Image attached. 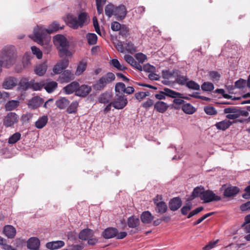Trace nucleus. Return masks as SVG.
Returning <instances> with one entry per match:
<instances>
[{
  "label": "nucleus",
  "mask_w": 250,
  "mask_h": 250,
  "mask_svg": "<svg viewBox=\"0 0 250 250\" xmlns=\"http://www.w3.org/2000/svg\"><path fill=\"white\" fill-rule=\"evenodd\" d=\"M62 28V27L60 26L56 21L53 22L50 24L47 29L44 28L42 26H38L34 30L33 39L38 43L43 45L44 40L45 43L48 42V40L45 39L47 35L55 32L59 29Z\"/></svg>",
  "instance_id": "nucleus-1"
},
{
  "label": "nucleus",
  "mask_w": 250,
  "mask_h": 250,
  "mask_svg": "<svg viewBox=\"0 0 250 250\" xmlns=\"http://www.w3.org/2000/svg\"><path fill=\"white\" fill-rule=\"evenodd\" d=\"M16 57L14 46L9 45L4 46L0 52V71L2 66L9 68L12 66L15 62Z\"/></svg>",
  "instance_id": "nucleus-2"
},
{
  "label": "nucleus",
  "mask_w": 250,
  "mask_h": 250,
  "mask_svg": "<svg viewBox=\"0 0 250 250\" xmlns=\"http://www.w3.org/2000/svg\"><path fill=\"white\" fill-rule=\"evenodd\" d=\"M115 80V75L112 72H107L92 85L93 89L96 91H101L106 86L107 84L111 83Z\"/></svg>",
  "instance_id": "nucleus-3"
},
{
  "label": "nucleus",
  "mask_w": 250,
  "mask_h": 250,
  "mask_svg": "<svg viewBox=\"0 0 250 250\" xmlns=\"http://www.w3.org/2000/svg\"><path fill=\"white\" fill-rule=\"evenodd\" d=\"M55 45L59 50L61 57L67 56L68 53V42L66 38L62 35H57L53 38Z\"/></svg>",
  "instance_id": "nucleus-4"
},
{
  "label": "nucleus",
  "mask_w": 250,
  "mask_h": 250,
  "mask_svg": "<svg viewBox=\"0 0 250 250\" xmlns=\"http://www.w3.org/2000/svg\"><path fill=\"white\" fill-rule=\"evenodd\" d=\"M127 235L126 231L119 232L117 228L108 227L105 229L102 233V236L105 239H109L116 237L117 239H123Z\"/></svg>",
  "instance_id": "nucleus-5"
},
{
  "label": "nucleus",
  "mask_w": 250,
  "mask_h": 250,
  "mask_svg": "<svg viewBox=\"0 0 250 250\" xmlns=\"http://www.w3.org/2000/svg\"><path fill=\"white\" fill-rule=\"evenodd\" d=\"M166 96L170 98H185L182 93L168 88H164L163 91H161L159 93L155 95V98L159 100L165 99Z\"/></svg>",
  "instance_id": "nucleus-6"
},
{
  "label": "nucleus",
  "mask_w": 250,
  "mask_h": 250,
  "mask_svg": "<svg viewBox=\"0 0 250 250\" xmlns=\"http://www.w3.org/2000/svg\"><path fill=\"white\" fill-rule=\"evenodd\" d=\"M19 121V116L15 112L8 113L3 119V124L6 127H13Z\"/></svg>",
  "instance_id": "nucleus-7"
},
{
  "label": "nucleus",
  "mask_w": 250,
  "mask_h": 250,
  "mask_svg": "<svg viewBox=\"0 0 250 250\" xmlns=\"http://www.w3.org/2000/svg\"><path fill=\"white\" fill-rule=\"evenodd\" d=\"M221 200V197L220 196L216 195L213 191L210 190H205L201 197V200L203 201L205 203L219 201Z\"/></svg>",
  "instance_id": "nucleus-8"
},
{
  "label": "nucleus",
  "mask_w": 250,
  "mask_h": 250,
  "mask_svg": "<svg viewBox=\"0 0 250 250\" xmlns=\"http://www.w3.org/2000/svg\"><path fill=\"white\" fill-rule=\"evenodd\" d=\"M127 104V100L124 95L116 94L112 102V105L117 109H122Z\"/></svg>",
  "instance_id": "nucleus-9"
},
{
  "label": "nucleus",
  "mask_w": 250,
  "mask_h": 250,
  "mask_svg": "<svg viewBox=\"0 0 250 250\" xmlns=\"http://www.w3.org/2000/svg\"><path fill=\"white\" fill-rule=\"evenodd\" d=\"M127 224L129 228L134 229V230H131L129 234H133L138 232V227L140 225V220L138 218L134 215L130 216L127 219Z\"/></svg>",
  "instance_id": "nucleus-10"
},
{
  "label": "nucleus",
  "mask_w": 250,
  "mask_h": 250,
  "mask_svg": "<svg viewBox=\"0 0 250 250\" xmlns=\"http://www.w3.org/2000/svg\"><path fill=\"white\" fill-rule=\"evenodd\" d=\"M162 200L161 196L157 195L153 199L154 203L156 206L155 210L160 214L165 213L167 209V207L164 201H159Z\"/></svg>",
  "instance_id": "nucleus-11"
},
{
  "label": "nucleus",
  "mask_w": 250,
  "mask_h": 250,
  "mask_svg": "<svg viewBox=\"0 0 250 250\" xmlns=\"http://www.w3.org/2000/svg\"><path fill=\"white\" fill-rule=\"evenodd\" d=\"M127 11L125 5L121 4L115 8L113 16H115L117 20H122L126 15Z\"/></svg>",
  "instance_id": "nucleus-12"
},
{
  "label": "nucleus",
  "mask_w": 250,
  "mask_h": 250,
  "mask_svg": "<svg viewBox=\"0 0 250 250\" xmlns=\"http://www.w3.org/2000/svg\"><path fill=\"white\" fill-rule=\"evenodd\" d=\"M91 91V86L86 84H82L80 86L79 84V87L76 91V95L79 97H85L88 95Z\"/></svg>",
  "instance_id": "nucleus-13"
},
{
  "label": "nucleus",
  "mask_w": 250,
  "mask_h": 250,
  "mask_svg": "<svg viewBox=\"0 0 250 250\" xmlns=\"http://www.w3.org/2000/svg\"><path fill=\"white\" fill-rule=\"evenodd\" d=\"M44 103L42 98L39 96H35L28 103V107L31 109H35L40 106Z\"/></svg>",
  "instance_id": "nucleus-14"
},
{
  "label": "nucleus",
  "mask_w": 250,
  "mask_h": 250,
  "mask_svg": "<svg viewBox=\"0 0 250 250\" xmlns=\"http://www.w3.org/2000/svg\"><path fill=\"white\" fill-rule=\"evenodd\" d=\"M74 78L73 74L69 70H65L59 77V80L62 83H68Z\"/></svg>",
  "instance_id": "nucleus-15"
},
{
  "label": "nucleus",
  "mask_w": 250,
  "mask_h": 250,
  "mask_svg": "<svg viewBox=\"0 0 250 250\" xmlns=\"http://www.w3.org/2000/svg\"><path fill=\"white\" fill-rule=\"evenodd\" d=\"M182 204V202L180 197H174L170 200L169 208L171 210L176 211L181 207Z\"/></svg>",
  "instance_id": "nucleus-16"
},
{
  "label": "nucleus",
  "mask_w": 250,
  "mask_h": 250,
  "mask_svg": "<svg viewBox=\"0 0 250 250\" xmlns=\"http://www.w3.org/2000/svg\"><path fill=\"white\" fill-rule=\"evenodd\" d=\"M40 245V240L37 237H31L27 242V247L29 250H38Z\"/></svg>",
  "instance_id": "nucleus-17"
},
{
  "label": "nucleus",
  "mask_w": 250,
  "mask_h": 250,
  "mask_svg": "<svg viewBox=\"0 0 250 250\" xmlns=\"http://www.w3.org/2000/svg\"><path fill=\"white\" fill-rule=\"evenodd\" d=\"M124 59L127 63L130 64L131 66L134 67L138 70L141 71L142 70V66L141 64L135 61L133 57L129 55H125L124 56Z\"/></svg>",
  "instance_id": "nucleus-18"
},
{
  "label": "nucleus",
  "mask_w": 250,
  "mask_h": 250,
  "mask_svg": "<svg viewBox=\"0 0 250 250\" xmlns=\"http://www.w3.org/2000/svg\"><path fill=\"white\" fill-rule=\"evenodd\" d=\"M169 105L165 102L159 101L154 104V109L159 113H164L168 108Z\"/></svg>",
  "instance_id": "nucleus-19"
},
{
  "label": "nucleus",
  "mask_w": 250,
  "mask_h": 250,
  "mask_svg": "<svg viewBox=\"0 0 250 250\" xmlns=\"http://www.w3.org/2000/svg\"><path fill=\"white\" fill-rule=\"evenodd\" d=\"M79 87V83L76 81L73 82L63 88V90L67 94H71L75 92Z\"/></svg>",
  "instance_id": "nucleus-20"
},
{
  "label": "nucleus",
  "mask_w": 250,
  "mask_h": 250,
  "mask_svg": "<svg viewBox=\"0 0 250 250\" xmlns=\"http://www.w3.org/2000/svg\"><path fill=\"white\" fill-rule=\"evenodd\" d=\"M65 245L64 242L62 240L52 241L46 244V247L49 250H54L63 247Z\"/></svg>",
  "instance_id": "nucleus-21"
},
{
  "label": "nucleus",
  "mask_w": 250,
  "mask_h": 250,
  "mask_svg": "<svg viewBox=\"0 0 250 250\" xmlns=\"http://www.w3.org/2000/svg\"><path fill=\"white\" fill-rule=\"evenodd\" d=\"M93 231L89 229H85L82 230L79 234V238L82 240H87L88 238L93 236Z\"/></svg>",
  "instance_id": "nucleus-22"
},
{
  "label": "nucleus",
  "mask_w": 250,
  "mask_h": 250,
  "mask_svg": "<svg viewBox=\"0 0 250 250\" xmlns=\"http://www.w3.org/2000/svg\"><path fill=\"white\" fill-rule=\"evenodd\" d=\"M142 222L145 224L150 223L154 219V216L149 211H145L140 216Z\"/></svg>",
  "instance_id": "nucleus-23"
},
{
  "label": "nucleus",
  "mask_w": 250,
  "mask_h": 250,
  "mask_svg": "<svg viewBox=\"0 0 250 250\" xmlns=\"http://www.w3.org/2000/svg\"><path fill=\"white\" fill-rule=\"evenodd\" d=\"M239 191V188L235 186L228 187L224 191V195L230 197L236 195Z\"/></svg>",
  "instance_id": "nucleus-24"
},
{
  "label": "nucleus",
  "mask_w": 250,
  "mask_h": 250,
  "mask_svg": "<svg viewBox=\"0 0 250 250\" xmlns=\"http://www.w3.org/2000/svg\"><path fill=\"white\" fill-rule=\"evenodd\" d=\"M31 80L29 81L28 79L23 78L21 80L18 84V88L20 90L26 91L28 89H31Z\"/></svg>",
  "instance_id": "nucleus-25"
},
{
  "label": "nucleus",
  "mask_w": 250,
  "mask_h": 250,
  "mask_svg": "<svg viewBox=\"0 0 250 250\" xmlns=\"http://www.w3.org/2000/svg\"><path fill=\"white\" fill-rule=\"evenodd\" d=\"M66 22L69 26L74 29H76L80 27L77 18L72 15H68L67 16Z\"/></svg>",
  "instance_id": "nucleus-26"
},
{
  "label": "nucleus",
  "mask_w": 250,
  "mask_h": 250,
  "mask_svg": "<svg viewBox=\"0 0 250 250\" xmlns=\"http://www.w3.org/2000/svg\"><path fill=\"white\" fill-rule=\"evenodd\" d=\"M3 233L8 238H13L16 235V230L11 225H6L3 228Z\"/></svg>",
  "instance_id": "nucleus-27"
},
{
  "label": "nucleus",
  "mask_w": 250,
  "mask_h": 250,
  "mask_svg": "<svg viewBox=\"0 0 250 250\" xmlns=\"http://www.w3.org/2000/svg\"><path fill=\"white\" fill-rule=\"evenodd\" d=\"M18 81L13 77H9L5 80L3 83V87L6 89H9L16 86Z\"/></svg>",
  "instance_id": "nucleus-28"
},
{
  "label": "nucleus",
  "mask_w": 250,
  "mask_h": 250,
  "mask_svg": "<svg viewBox=\"0 0 250 250\" xmlns=\"http://www.w3.org/2000/svg\"><path fill=\"white\" fill-rule=\"evenodd\" d=\"M232 124V122L227 119L222 121L217 122L215 126L218 130H225L228 129Z\"/></svg>",
  "instance_id": "nucleus-29"
},
{
  "label": "nucleus",
  "mask_w": 250,
  "mask_h": 250,
  "mask_svg": "<svg viewBox=\"0 0 250 250\" xmlns=\"http://www.w3.org/2000/svg\"><path fill=\"white\" fill-rule=\"evenodd\" d=\"M47 68V64L45 62L42 63L38 64L35 69V73L40 76H43L46 72Z\"/></svg>",
  "instance_id": "nucleus-30"
},
{
  "label": "nucleus",
  "mask_w": 250,
  "mask_h": 250,
  "mask_svg": "<svg viewBox=\"0 0 250 250\" xmlns=\"http://www.w3.org/2000/svg\"><path fill=\"white\" fill-rule=\"evenodd\" d=\"M111 99V94L108 92H106L101 94L99 96L98 98V101L99 103L102 104H107L110 103Z\"/></svg>",
  "instance_id": "nucleus-31"
},
{
  "label": "nucleus",
  "mask_w": 250,
  "mask_h": 250,
  "mask_svg": "<svg viewBox=\"0 0 250 250\" xmlns=\"http://www.w3.org/2000/svg\"><path fill=\"white\" fill-rule=\"evenodd\" d=\"M58 83L55 81H48L44 83L43 88L49 93L53 92L57 87Z\"/></svg>",
  "instance_id": "nucleus-32"
},
{
  "label": "nucleus",
  "mask_w": 250,
  "mask_h": 250,
  "mask_svg": "<svg viewBox=\"0 0 250 250\" xmlns=\"http://www.w3.org/2000/svg\"><path fill=\"white\" fill-rule=\"evenodd\" d=\"M48 118L47 115H43L40 117L35 122V126L38 129H42L47 123Z\"/></svg>",
  "instance_id": "nucleus-33"
},
{
  "label": "nucleus",
  "mask_w": 250,
  "mask_h": 250,
  "mask_svg": "<svg viewBox=\"0 0 250 250\" xmlns=\"http://www.w3.org/2000/svg\"><path fill=\"white\" fill-rule=\"evenodd\" d=\"M69 104V100L64 97H62L56 101L57 106L60 109H64Z\"/></svg>",
  "instance_id": "nucleus-34"
},
{
  "label": "nucleus",
  "mask_w": 250,
  "mask_h": 250,
  "mask_svg": "<svg viewBox=\"0 0 250 250\" xmlns=\"http://www.w3.org/2000/svg\"><path fill=\"white\" fill-rule=\"evenodd\" d=\"M205 191V188L203 186L197 187L194 188L192 192V199H194L196 197H200L201 199L202 195Z\"/></svg>",
  "instance_id": "nucleus-35"
},
{
  "label": "nucleus",
  "mask_w": 250,
  "mask_h": 250,
  "mask_svg": "<svg viewBox=\"0 0 250 250\" xmlns=\"http://www.w3.org/2000/svg\"><path fill=\"white\" fill-rule=\"evenodd\" d=\"M86 38L89 45H94L97 42L98 37L95 33H88L86 34Z\"/></svg>",
  "instance_id": "nucleus-36"
},
{
  "label": "nucleus",
  "mask_w": 250,
  "mask_h": 250,
  "mask_svg": "<svg viewBox=\"0 0 250 250\" xmlns=\"http://www.w3.org/2000/svg\"><path fill=\"white\" fill-rule=\"evenodd\" d=\"M19 105V102L16 100L8 101L5 105V108L7 111H11L15 109Z\"/></svg>",
  "instance_id": "nucleus-37"
},
{
  "label": "nucleus",
  "mask_w": 250,
  "mask_h": 250,
  "mask_svg": "<svg viewBox=\"0 0 250 250\" xmlns=\"http://www.w3.org/2000/svg\"><path fill=\"white\" fill-rule=\"evenodd\" d=\"M182 109L185 113L188 114H192L196 111L195 108L190 104H183Z\"/></svg>",
  "instance_id": "nucleus-38"
},
{
  "label": "nucleus",
  "mask_w": 250,
  "mask_h": 250,
  "mask_svg": "<svg viewBox=\"0 0 250 250\" xmlns=\"http://www.w3.org/2000/svg\"><path fill=\"white\" fill-rule=\"evenodd\" d=\"M109 63L119 70L123 71L126 69V67L124 66L123 64H121L119 61L116 59H111Z\"/></svg>",
  "instance_id": "nucleus-39"
},
{
  "label": "nucleus",
  "mask_w": 250,
  "mask_h": 250,
  "mask_svg": "<svg viewBox=\"0 0 250 250\" xmlns=\"http://www.w3.org/2000/svg\"><path fill=\"white\" fill-rule=\"evenodd\" d=\"M21 138V134L19 132H16L10 136L8 138V143L10 145L16 144Z\"/></svg>",
  "instance_id": "nucleus-40"
},
{
  "label": "nucleus",
  "mask_w": 250,
  "mask_h": 250,
  "mask_svg": "<svg viewBox=\"0 0 250 250\" xmlns=\"http://www.w3.org/2000/svg\"><path fill=\"white\" fill-rule=\"evenodd\" d=\"M44 85V83L43 82L35 83L34 80H32L31 89L34 91L40 90L43 87Z\"/></svg>",
  "instance_id": "nucleus-41"
},
{
  "label": "nucleus",
  "mask_w": 250,
  "mask_h": 250,
  "mask_svg": "<svg viewBox=\"0 0 250 250\" xmlns=\"http://www.w3.org/2000/svg\"><path fill=\"white\" fill-rule=\"evenodd\" d=\"M115 7L112 4H108L105 7V14L108 17L113 16Z\"/></svg>",
  "instance_id": "nucleus-42"
},
{
  "label": "nucleus",
  "mask_w": 250,
  "mask_h": 250,
  "mask_svg": "<svg viewBox=\"0 0 250 250\" xmlns=\"http://www.w3.org/2000/svg\"><path fill=\"white\" fill-rule=\"evenodd\" d=\"M201 87L203 91L208 92L212 91L214 88L213 84L209 82H204Z\"/></svg>",
  "instance_id": "nucleus-43"
},
{
  "label": "nucleus",
  "mask_w": 250,
  "mask_h": 250,
  "mask_svg": "<svg viewBox=\"0 0 250 250\" xmlns=\"http://www.w3.org/2000/svg\"><path fill=\"white\" fill-rule=\"evenodd\" d=\"M78 103L77 101L73 102L67 107V112L69 114L75 113L78 106Z\"/></svg>",
  "instance_id": "nucleus-44"
},
{
  "label": "nucleus",
  "mask_w": 250,
  "mask_h": 250,
  "mask_svg": "<svg viewBox=\"0 0 250 250\" xmlns=\"http://www.w3.org/2000/svg\"><path fill=\"white\" fill-rule=\"evenodd\" d=\"M86 67V63L85 62H80L78 64L77 70L75 72L76 75H80L85 70Z\"/></svg>",
  "instance_id": "nucleus-45"
},
{
  "label": "nucleus",
  "mask_w": 250,
  "mask_h": 250,
  "mask_svg": "<svg viewBox=\"0 0 250 250\" xmlns=\"http://www.w3.org/2000/svg\"><path fill=\"white\" fill-rule=\"evenodd\" d=\"M186 86L192 90H198L200 89V85L192 80L186 83Z\"/></svg>",
  "instance_id": "nucleus-46"
},
{
  "label": "nucleus",
  "mask_w": 250,
  "mask_h": 250,
  "mask_svg": "<svg viewBox=\"0 0 250 250\" xmlns=\"http://www.w3.org/2000/svg\"><path fill=\"white\" fill-rule=\"evenodd\" d=\"M87 15L85 12H82L79 14L77 19L79 25L82 27L84 23L86 21Z\"/></svg>",
  "instance_id": "nucleus-47"
},
{
  "label": "nucleus",
  "mask_w": 250,
  "mask_h": 250,
  "mask_svg": "<svg viewBox=\"0 0 250 250\" xmlns=\"http://www.w3.org/2000/svg\"><path fill=\"white\" fill-rule=\"evenodd\" d=\"M188 78L187 76H182L180 75H177L176 79V82L180 85H183L186 84L188 82Z\"/></svg>",
  "instance_id": "nucleus-48"
},
{
  "label": "nucleus",
  "mask_w": 250,
  "mask_h": 250,
  "mask_svg": "<svg viewBox=\"0 0 250 250\" xmlns=\"http://www.w3.org/2000/svg\"><path fill=\"white\" fill-rule=\"evenodd\" d=\"M247 85V81L243 79H239L235 82L234 86L237 88H243Z\"/></svg>",
  "instance_id": "nucleus-49"
},
{
  "label": "nucleus",
  "mask_w": 250,
  "mask_h": 250,
  "mask_svg": "<svg viewBox=\"0 0 250 250\" xmlns=\"http://www.w3.org/2000/svg\"><path fill=\"white\" fill-rule=\"evenodd\" d=\"M192 208V205L190 203H188L186 205L184 206L181 209V213L186 215H187L188 212Z\"/></svg>",
  "instance_id": "nucleus-50"
},
{
  "label": "nucleus",
  "mask_w": 250,
  "mask_h": 250,
  "mask_svg": "<svg viewBox=\"0 0 250 250\" xmlns=\"http://www.w3.org/2000/svg\"><path fill=\"white\" fill-rule=\"evenodd\" d=\"M205 113L209 115H214L217 114V111L213 106H207L204 107Z\"/></svg>",
  "instance_id": "nucleus-51"
},
{
  "label": "nucleus",
  "mask_w": 250,
  "mask_h": 250,
  "mask_svg": "<svg viewBox=\"0 0 250 250\" xmlns=\"http://www.w3.org/2000/svg\"><path fill=\"white\" fill-rule=\"evenodd\" d=\"M125 48L128 52L130 53H133L136 51L135 46L131 42H128L125 43Z\"/></svg>",
  "instance_id": "nucleus-52"
},
{
  "label": "nucleus",
  "mask_w": 250,
  "mask_h": 250,
  "mask_svg": "<svg viewBox=\"0 0 250 250\" xmlns=\"http://www.w3.org/2000/svg\"><path fill=\"white\" fill-rule=\"evenodd\" d=\"M149 95L148 92H139L135 94V97L137 100L140 101Z\"/></svg>",
  "instance_id": "nucleus-53"
},
{
  "label": "nucleus",
  "mask_w": 250,
  "mask_h": 250,
  "mask_svg": "<svg viewBox=\"0 0 250 250\" xmlns=\"http://www.w3.org/2000/svg\"><path fill=\"white\" fill-rule=\"evenodd\" d=\"M119 34L123 37H126L129 34V28L125 25H122Z\"/></svg>",
  "instance_id": "nucleus-54"
},
{
  "label": "nucleus",
  "mask_w": 250,
  "mask_h": 250,
  "mask_svg": "<svg viewBox=\"0 0 250 250\" xmlns=\"http://www.w3.org/2000/svg\"><path fill=\"white\" fill-rule=\"evenodd\" d=\"M31 49L33 54L36 55L38 59H40L42 58V53L40 49L35 46H32Z\"/></svg>",
  "instance_id": "nucleus-55"
},
{
  "label": "nucleus",
  "mask_w": 250,
  "mask_h": 250,
  "mask_svg": "<svg viewBox=\"0 0 250 250\" xmlns=\"http://www.w3.org/2000/svg\"><path fill=\"white\" fill-rule=\"evenodd\" d=\"M125 88V84L123 83H118L116 84L115 90L116 92H124V91Z\"/></svg>",
  "instance_id": "nucleus-56"
},
{
  "label": "nucleus",
  "mask_w": 250,
  "mask_h": 250,
  "mask_svg": "<svg viewBox=\"0 0 250 250\" xmlns=\"http://www.w3.org/2000/svg\"><path fill=\"white\" fill-rule=\"evenodd\" d=\"M67 238L72 241H76L78 239V235L75 231H69L68 232Z\"/></svg>",
  "instance_id": "nucleus-57"
},
{
  "label": "nucleus",
  "mask_w": 250,
  "mask_h": 250,
  "mask_svg": "<svg viewBox=\"0 0 250 250\" xmlns=\"http://www.w3.org/2000/svg\"><path fill=\"white\" fill-rule=\"evenodd\" d=\"M136 59L138 60L140 64L143 63L146 59V57L145 55L142 53H139L135 55Z\"/></svg>",
  "instance_id": "nucleus-58"
},
{
  "label": "nucleus",
  "mask_w": 250,
  "mask_h": 250,
  "mask_svg": "<svg viewBox=\"0 0 250 250\" xmlns=\"http://www.w3.org/2000/svg\"><path fill=\"white\" fill-rule=\"evenodd\" d=\"M122 25L118 21H113L111 23V28L114 31H118L121 29Z\"/></svg>",
  "instance_id": "nucleus-59"
},
{
  "label": "nucleus",
  "mask_w": 250,
  "mask_h": 250,
  "mask_svg": "<svg viewBox=\"0 0 250 250\" xmlns=\"http://www.w3.org/2000/svg\"><path fill=\"white\" fill-rule=\"evenodd\" d=\"M185 98H173L174 100L173 101V103L174 104L177 105H180L183 104L185 101L182 99H188V98L187 97L184 96Z\"/></svg>",
  "instance_id": "nucleus-60"
},
{
  "label": "nucleus",
  "mask_w": 250,
  "mask_h": 250,
  "mask_svg": "<svg viewBox=\"0 0 250 250\" xmlns=\"http://www.w3.org/2000/svg\"><path fill=\"white\" fill-rule=\"evenodd\" d=\"M154 104L153 101L152 99H148L146 101L142 104V106L145 108L147 109Z\"/></svg>",
  "instance_id": "nucleus-61"
},
{
  "label": "nucleus",
  "mask_w": 250,
  "mask_h": 250,
  "mask_svg": "<svg viewBox=\"0 0 250 250\" xmlns=\"http://www.w3.org/2000/svg\"><path fill=\"white\" fill-rule=\"evenodd\" d=\"M209 77L213 81H218L220 77L219 74L216 71H211L209 73Z\"/></svg>",
  "instance_id": "nucleus-62"
},
{
  "label": "nucleus",
  "mask_w": 250,
  "mask_h": 250,
  "mask_svg": "<svg viewBox=\"0 0 250 250\" xmlns=\"http://www.w3.org/2000/svg\"><path fill=\"white\" fill-rule=\"evenodd\" d=\"M62 67L58 62L55 64L53 68V72L56 74H60L62 70Z\"/></svg>",
  "instance_id": "nucleus-63"
},
{
  "label": "nucleus",
  "mask_w": 250,
  "mask_h": 250,
  "mask_svg": "<svg viewBox=\"0 0 250 250\" xmlns=\"http://www.w3.org/2000/svg\"><path fill=\"white\" fill-rule=\"evenodd\" d=\"M245 193L242 195V197L244 199L250 198V185L245 188L244 189Z\"/></svg>",
  "instance_id": "nucleus-64"
}]
</instances>
